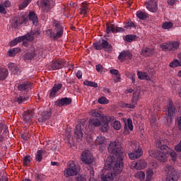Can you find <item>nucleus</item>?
I'll list each match as a JSON object with an SVG mask.
<instances>
[{
    "label": "nucleus",
    "instance_id": "nucleus-23",
    "mask_svg": "<svg viewBox=\"0 0 181 181\" xmlns=\"http://www.w3.org/2000/svg\"><path fill=\"white\" fill-rule=\"evenodd\" d=\"M36 56V52H35V47H31L30 49L24 55V60H33Z\"/></svg>",
    "mask_w": 181,
    "mask_h": 181
},
{
    "label": "nucleus",
    "instance_id": "nucleus-14",
    "mask_svg": "<svg viewBox=\"0 0 181 181\" xmlns=\"http://www.w3.org/2000/svg\"><path fill=\"white\" fill-rule=\"evenodd\" d=\"M71 103H73L71 98H62L57 100L54 102V104L57 107L62 108V107H67V105H70Z\"/></svg>",
    "mask_w": 181,
    "mask_h": 181
},
{
    "label": "nucleus",
    "instance_id": "nucleus-46",
    "mask_svg": "<svg viewBox=\"0 0 181 181\" xmlns=\"http://www.w3.org/2000/svg\"><path fill=\"white\" fill-rule=\"evenodd\" d=\"M20 50L21 49L19 48H13L12 49L8 50V53L11 57H13V56H15V54L18 53Z\"/></svg>",
    "mask_w": 181,
    "mask_h": 181
},
{
    "label": "nucleus",
    "instance_id": "nucleus-41",
    "mask_svg": "<svg viewBox=\"0 0 181 181\" xmlns=\"http://www.w3.org/2000/svg\"><path fill=\"white\" fill-rule=\"evenodd\" d=\"M136 16L137 18H139V19H141V21H145V19L148 18V16H146V13H144L143 11H137Z\"/></svg>",
    "mask_w": 181,
    "mask_h": 181
},
{
    "label": "nucleus",
    "instance_id": "nucleus-18",
    "mask_svg": "<svg viewBox=\"0 0 181 181\" xmlns=\"http://www.w3.org/2000/svg\"><path fill=\"white\" fill-rule=\"evenodd\" d=\"M119 60L124 63L125 60H131L132 59V54L129 50L127 51H122L118 56Z\"/></svg>",
    "mask_w": 181,
    "mask_h": 181
},
{
    "label": "nucleus",
    "instance_id": "nucleus-6",
    "mask_svg": "<svg viewBox=\"0 0 181 181\" xmlns=\"http://www.w3.org/2000/svg\"><path fill=\"white\" fill-rule=\"evenodd\" d=\"M93 47L95 50H103V49H104L105 52H107V53L112 52V45L105 40L94 42Z\"/></svg>",
    "mask_w": 181,
    "mask_h": 181
},
{
    "label": "nucleus",
    "instance_id": "nucleus-2",
    "mask_svg": "<svg viewBox=\"0 0 181 181\" xmlns=\"http://www.w3.org/2000/svg\"><path fill=\"white\" fill-rule=\"evenodd\" d=\"M111 121V117L104 116L100 118H92L89 119V124L93 127H100L101 132H107L110 129L109 124Z\"/></svg>",
    "mask_w": 181,
    "mask_h": 181
},
{
    "label": "nucleus",
    "instance_id": "nucleus-3",
    "mask_svg": "<svg viewBox=\"0 0 181 181\" xmlns=\"http://www.w3.org/2000/svg\"><path fill=\"white\" fill-rule=\"evenodd\" d=\"M52 27L54 28V32H53L52 30H48L47 33L49 37L53 39V40H57V39H60V37L63 36V33H64V27H63V24L57 20H53Z\"/></svg>",
    "mask_w": 181,
    "mask_h": 181
},
{
    "label": "nucleus",
    "instance_id": "nucleus-7",
    "mask_svg": "<svg viewBox=\"0 0 181 181\" xmlns=\"http://www.w3.org/2000/svg\"><path fill=\"white\" fill-rule=\"evenodd\" d=\"M141 95V92L139 90H136L133 93V96L131 100L130 103H122V107L124 108H132L134 110L136 104H138V101H139V97Z\"/></svg>",
    "mask_w": 181,
    "mask_h": 181
},
{
    "label": "nucleus",
    "instance_id": "nucleus-37",
    "mask_svg": "<svg viewBox=\"0 0 181 181\" xmlns=\"http://www.w3.org/2000/svg\"><path fill=\"white\" fill-rule=\"evenodd\" d=\"M83 84L84 86H87V87H94V88H97V87H98V83L91 81L86 80L83 81Z\"/></svg>",
    "mask_w": 181,
    "mask_h": 181
},
{
    "label": "nucleus",
    "instance_id": "nucleus-53",
    "mask_svg": "<svg viewBox=\"0 0 181 181\" xmlns=\"http://www.w3.org/2000/svg\"><path fill=\"white\" fill-rule=\"evenodd\" d=\"M125 127L128 126L129 129H130V131H132V129H134V125L132 124V119H127V123H125Z\"/></svg>",
    "mask_w": 181,
    "mask_h": 181
},
{
    "label": "nucleus",
    "instance_id": "nucleus-17",
    "mask_svg": "<svg viewBox=\"0 0 181 181\" xmlns=\"http://www.w3.org/2000/svg\"><path fill=\"white\" fill-rule=\"evenodd\" d=\"M16 87H17L18 91H28L32 89V83L25 81L20 84L16 83Z\"/></svg>",
    "mask_w": 181,
    "mask_h": 181
},
{
    "label": "nucleus",
    "instance_id": "nucleus-36",
    "mask_svg": "<svg viewBox=\"0 0 181 181\" xmlns=\"http://www.w3.org/2000/svg\"><path fill=\"white\" fill-rule=\"evenodd\" d=\"M170 67L172 69H175V67H180L181 66V61L178 59H174L169 64Z\"/></svg>",
    "mask_w": 181,
    "mask_h": 181
},
{
    "label": "nucleus",
    "instance_id": "nucleus-11",
    "mask_svg": "<svg viewBox=\"0 0 181 181\" xmlns=\"http://www.w3.org/2000/svg\"><path fill=\"white\" fill-rule=\"evenodd\" d=\"M81 160L83 163H86V165H91L93 160V154H91L90 151L86 150L82 153Z\"/></svg>",
    "mask_w": 181,
    "mask_h": 181
},
{
    "label": "nucleus",
    "instance_id": "nucleus-34",
    "mask_svg": "<svg viewBox=\"0 0 181 181\" xmlns=\"http://www.w3.org/2000/svg\"><path fill=\"white\" fill-rule=\"evenodd\" d=\"M179 180V175L172 173L169 177H167L165 181H177Z\"/></svg>",
    "mask_w": 181,
    "mask_h": 181
},
{
    "label": "nucleus",
    "instance_id": "nucleus-45",
    "mask_svg": "<svg viewBox=\"0 0 181 181\" xmlns=\"http://www.w3.org/2000/svg\"><path fill=\"white\" fill-rule=\"evenodd\" d=\"M156 121H158V115L156 113H154L151 115V117L150 119V124L151 125H155V124H156Z\"/></svg>",
    "mask_w": 181,
    "mask_h": 181
},
{
    "label": "nucleus",
    "instance_id": "nucleus-51",
    "mask_svg": "<svg viewBox=\"0 0 181 181\" xmlns=\"http://www.w3.org/2000/svg\"><path fill=\"white\" fill-rule=\"evenodd\" d=\"M30 37H33V39H28V38H25L24 39V40H23V46H25V47H28V46H29V42L33 40V39H35V37L32 35H30Z\"/></svg>",
    "mask_w": 181,
    "mask_h": 181
},
{
    "label": "nucleus",
    "instance_id": "nucleus-61",
    "mask_svg": "<svg viewBox=\"0 0 181 181\" xmlns=\"http://www.w3.org/2000/svg\"><path fill=\"white\" fill-rule=\"evenodd\" d=\"M175 151L176 152H181V140L180 143L175 146Z\"/></svg>",
    "mask_w": 181,
    "mask_h": 181
},
{
    "label": "nucleus",
    "instance_id": "nucleus-57",
    "mask_svg": "<svg viewBox=\"0 0 181 181\" xmlns=\"http://www.w3.org/2000/svg\"><path fill=\"white\" fill-rule=\"evenodd\" d=\"M125 32V29L122 27H117L115 30V33H124Z\"/></svg>",
    "mask_w": 181,
    "mask_h": 181
},
{
    "label": "nucleus",
    "instance_id": "nucleus-63",
    "mask_svg": "<svg viewBox=\"0 0 181 181\" xmlns=\"http://www.w3.org/2000/svg\"><path fill=\"white\" fill-rule=\"evenodd\" d=\"M76 76L77 78H78V80H81V78H83V72H81V71H77L76 73Z\"/></svg>",
    "mask_w": 181,
    "mask_h": 181
},
{
    "label": "nucleus",
    "instance_id": "nucleus-49",
    "mask_svg": "<svg viewBox=\"0 0 181 181\" xmlns=\"http://www.w3.org/2000/svg\"><path fill=\"white\" fill-rule=\"evenodd\" d=\"M136 177L140 180H144L145 179V173L143 171H139L136 173Z\"/></svg>",
    "mask_w": 181,
    "mask_h": 181
},
{
    "label": "nucleus",
    "instance_id": "nucleus-59",
    "mask_svg": "<svg viewBox=\"0 0 181 181\" xmlns=\"http://www.w3.org/2000/svg\"><path fill=\"white\" fill-rule=\"evenodd\" d=\"M27 35H32L35 37V36H39V35H40V33L39 32V30H36L35 31H31L30 33H27Z\"/></svg>",
    "mask_w": 181,
    "mask_h": 181
},
{
    "label": "nucleus",
    "instance_id": "nucleus-28",
    "mask_svg": "<svg viewBox=\"0 0 181 181\" xmlns=\"http://www.w3.org/2000/svg\"><path fill=\"white\" fill-rule=\"evenodd\" d=\"M29 19L30 21H32L35 26L37 25L39 21H37V16H36V13H34V11L29 12Z\"/></svg>",
    "mask_w": 181,
    "mask_h": 181
},
{
    "label": "nucleus",
    "instance_id": "nucleus-55",
    "mask_svg": "<svg viewBox=\"0 0 181 181\" xmlns=\"http://www.w3.org/2000/svg\"><path fill=\"white\" fill-rule=\"evenodd\" d=\"M80 9L86 11V12H88V11H90V8H88V4H87L86 3H83Z\"/></svg>",
    "mask_w": 181,
    "mask_h": 181
},
{
    "label": "nucleus",
    "instance_id": "nucleus-13",
    "mask_svg": "<svg viewBox=\"0 0 181 181\" xmlns=\"http://www.w3.org/2000/svg\"><path fill=\"white\" fill-rule=\"evenodd\" d=\"M168 108V117L167 119L168 122H172L173 121L175 112L176 111V108H175V105H173V102L171 100H168V105H167Z\"/></svg>",
    "mask_w": 181,
    "mask_h": 181
},
{
    "label": "nucleus",
    "instance_id": "nucleus-15",
    "mask_svg": "<svg viewBox=\"0 0 181 181\" xmlns=\"http://www.w3.org/2000/svg\"><path fill=\"white\" fill-rule=\"evenodd\" d=\"M52 112H53L52 108L42 112L40 117L38 118V122H46L47 119H50L52 117Z\"/></svg>",
    "mask_w": 181,
    "mask_h": 181
},
{
    "label": "nucleus",
    "instance_id": "nucleus-58",
    "mask_svg": "<svg viewBox=\"0 0 181 181\" xmlns=\"http://www.w3.org/2000/svg\"><path fill=\"white\" fill-rule=\"evenodd\" d=\"M110 73L113 76H119V71H118L117 69H110Z\"/></svg>",
    "mask_w": 181,
    "mask_h": 181
},
{
    "label": "nucleus",
    "instance_id": "nucleus-42",
    "mask_svg": "<svg viewBox=\"0 0 181 181\" xmlns=\"http://www.w3.org/2000/svg\"><path fill=\"white\" fill-rule=\"evenodd\" d=\"M124 29H132V28H134L135 29V28H136V25H135V23H134V22L128 21L124 23Z\"/></svg>",
    "mask_w": 181,
    "mask_h": 181
},
{
    "label": "nucleus",
    "instance_id": "nucleus-33",
    "mask_svg": "<svg viewBox=\"0 0 181 181\" xmlns=\"http://www.w3.org/2000/svg\"><path fill=\"white\" fill-rule=\"evenodd\" d=\"M137 162V169L142 170L145 169L146 168V162H145V160H139Z\"/></svg>",
    "mask_w": 181,
    "mask_h": 181
},
{
    "label": "nucleus",
    "instance_id": "nucleus-60",
    "mask_svg": "<svg viewBox=\"0 0 181 181\" xmlns=\"http://www.w3.org/2000/svg\"><path fill=\"white\" fill-rule=\"evenodd\" d=\"M178 0H167V3L169 5V6H175V4L176 2H177Z\"/></svg>",
    "mask_w": 181,
    "mask_h": 181
},
{
    "label": "nucleus",
    "instance_id": "nucleus-21",
    "mask_svg": "<svg viewBox=\"0 0 181 181\" xmlns=\"http://www.w3.org/2000/svg\"><path fill=\"white\" fill-rule=\"evenodd\" d=\"M32 118H33V111L27 110L23 113V121L27 124L32 122Z\"/></svg>",
    "mask_w": 181,
    "mask_h": 181
},
{
    "label": "nucleus",
    "instance_id": "nucleus-19",
    "mask_svg": "<svg viewBox=\"0 0 181 181\" xmlns=\"http://www.w3.org/2000/svg\"><path fill=\"white\" fill-rule=\"evenodd\" d=\"M146 9L150 12H156L158 11V2L155 1H150L145 3Z\"/></svg>",
    "mask_w": 181,
    "mask_h": 181
},
{
    "label": "nucleus",
    "instance_id": "nucleus-30",
    "mask_svg": "<svg viewBox=\"0 0 181 181\" xmlns=\"http://www.w3.org/2000/svg\"><path fill=\"white\" fill-rule=\"evenodd\" d=\"M45 152L46 151L43 150H38L37 151V153L35 154V160H37V162H41L42 160Z\"/></svg>",
    "mask_w": 181,
    "mask_h": 181
},
{
    "label": "nucleus",
    "instance_id": "nucleus-26",
    "mask_svg": "<svg viewBox=\"0 0 181 181\" xmlns=\"http://www.w3.org/2000/svg\"><path fill=\"white\" fill-rule=\"evenodd\" d=\"M153 54V49L145 47L141 49V56L144 57H149Z\"/></svg>",
    "mask_w": 181,
    "mask_h": 181
},
{
    "label": "nucleus",
    "instance_id": "nucleus-29",
    "mask_svg": "<svg viewBox=\"0 0 181 181\" xmlns=\"http://www.w3.org/2000/svg\"><path fill=\"white\" fill-rule=\"evenodd\" d=\"M137 76L139 80H151V78H149V76H148V73L146 72L138 71Z\"/></svg>",
    "mask_w": 181,
    "mask_h": 181
},
{
    "label": "nucleus",
    "instance_id": "nucleus-64",
    "mask_svg": "<svg viewBox=\"0 0 181 181\" xmlns=\"http://www.w3.org/2000/svg\"><path fill=\"white\" fill-rule=\"evenodd\" d=\"M95 67L98 73H103V66L101 64H98L95 66Z\"/></svg>",
    "mask_w": 181,
    "mask_h": 181
},
{
    "label": "nucleus",
    "instance_id": "nucleus-12",
    "mask_svg": "<svg viewBox=\"0 0 181 181\" xmlns=\"http://www.w3.org/2000/svg\"><path fill=\"white\" fill-rule=\"evenodd\" d=\"M56 0H42L41 1V8L44 12H50L52 8L54 6Z\"/></svg>",
    "mask_w": 181,
    "mask_h": 181
},
{
    "label": "nucleus",
    "instance_id": "nucleus-10",
    "mask_svg": "<svg viewBox=\"0 0 181 181\" xmlns=\"http://www.w3.org/2000/svg\"><path fill=\"white\" fill-rule=\"evenodd\" d=\"M84 125H86V122L84 121H81L76 125L74 136L78 141H81L83 139V127H84Z\"/></svg>",
    "mask_w": 181,
    "mask_h": 181
},
{
    "label": "nucleus",
    "instance_id": "nucleus-35",
    "mask_svg": "<svg viewBox=\"0 0 181 181\" xmlns=\"http://www.w3.org/2000/svg\"><path fill=\"white\" fill-rule=\"evenodd\" d=\"M25 39L32 40L33 37H30V34H26L25 35H23V36L16 37V41L17 42V44H18V43H21V42H23V40H25Z\"/></svg>",
    "mask_w": 181,
    "mask_h": 181
},
{
    "label": "nucleus",
    "instance_id": "nucleus-25",
    "mask_svg": "<svg viewBox=\"0 0 181 181\" xmlns=\"http://www.w3.org/2000/svg\"><path fill=\"white\" fill-rule=\"evenodd\" d=\"M9 71L6 68H0V81H4L8 78Z\"/></svg>",
    "mask_w": 181,
    "mask_h": 181
},
{
    "label": "nucleus",
    "instance_id": "nucleus-50",
    "mask_svg": "<svg viewBox=\"0 0 181 181\" xmlns=\"http://www.w3.org/2000/svg\"><path fill=\"white\" fill-rule=\"evenodd\" d=\"M173 27V23L172 22H165L162 25L163 29H170Z\"/></svg>",
    "mask_w": 181,
    "mask_h": 181
},
{
    "label": "nucleus",
    "instance_id": "nucleus-52",
    "mask_svg": "<svg viewBox=\"0 0 181 181\" xmlns=\"http://www.w3.org/2000/svg\"><path fill=\"white\" fill-rule=\"evenodd\" d=\"M26 100V97L25 96H19L16 98V101H17L18 104H23Z\"/></svg>",
    "mask_w": 181,
    "mask_h": 181
},
{
    "label": "nucleus",
    "instance_id": "nucleus-1",
    "mask_svg": "<svg viewBox=\"0 0 181 181\" xmlns=\"http://www.w3.org/2000/svg\"><path fill=\"white\" fill-rule=\"evenodd\" d=\"M108 151L112 156L108 157L105 164V169L108 172L101 175L102 181H113L117 175H119L124 170V153L121 148V144L118 141L111 142Z\"/></svg>",
    "mask_w": 181,
    "mask_h": 181
},
{
    "label": "nucleus",
    "instance_id": "nucleus-9",
    "mask_svg": "<svg viewBox=\"0 0 181 181\" xmlns=\"http://www.w3.org/2000/svg\"><path fill=\"white\" fill-rule=\"evenodd\" d=\"M150 156L155 158L158 162H161L162 163H165V162H168V153L165 152L163 150L153 151L150 153Z\"/></svg>",
    "mask_w": 181,
    "mask_h": 181
},
{
    "label": "nucleus",
    "instance_id": "nucleus-20",
    "mask_svg": "<svg viewBox=\"0 0 181 181\" xmlns=\"http://www.w3.org/2000/svg\"><path fill=\"white\" fill-rule=\"evenodd\" d=\"M144 151L141 148L134 150L133 152L129 153V158L132 160H135V159H139L142 156Z\"/></svg>",
    "mask_w": 181,
    "mask_h": 181
},
{
    "label": "nucleus",
    "instance_id": "nucleus-5",
    "mask_svg": "<svg viewBox=\"0 0 181 181\" xmlns=\"http://www.w3.org/2000/svg\"><path fill=\"white\" fill-rule=\"evenodd\" d=\"M180 47V41H168L160 45V49L163 52H176Z\"/></svg>",
    "mask_w": 181,
    "mask_h": 181
},
{
    "label": "nucleus",
    "instance_id": "nucleus-32",
    "mask_svg": "<svg viewBox=\"0 0 181 181\" xmlns=\"http://www.w3.org/2000/svg\"><path fill=\"white\" fill-rule=\"evenodd\" d=\"M116 27L114 24L108 25L107 24L106 33L110 35V33H115Z\"/></svg>",
    "mask_w": 181,
    "mask_h": 181
},
{
    "label": "nucleus",
    "instance_id": "nucleus-16",
    "mask_svg": "<svg viewBox=\"0 0 181 181\" xmlns=\"http://www.w3.org/2000/svg\"><path fill=\"white\" fill-rule=\"evenodd\" d=\"M52 70H60L64 67V59H55L53 60L49 65Z\"/></svg>",
    "mask_w": 181,
    "mask_h": 181
},
{
    "label": "nucleus",
    "instance_id": "nucleus-47",
    "mask_svg": "<svg viewBox=\"0 0 181 181\" xmlns=\"http://www.w3.org/2000/svg\"><path fill=\"white\" fill-rule=\"evenodd\" d=\"M90 115H92V117H94V118H103L104 117L101 116V114H100V112H98L97 110H92L90 112Z\"/></svg>",
    "mask_w": 181,
    "mask_h": 181
},
{
    "label": "nucleus",
    "instance_id": "nucleus-54",
    "mask_svg": "<svg viewBox=\"0 0 181 181\" xmlns=\"http://www.w3.org/2000/svg\"><path fill=\"white\" fill-rule=\"evenodd\" d=\"M2 128H4V124L0 123V144H2L4 139H5V137L2 135Z\"/></svg>",
    "mask_w": 181,
    "mask_h": 181
},
{
    "label": "nucleus",
    "instance_id": "nucleus-24",
    "mask_svg": "<svg viewBox=\"0 0 181 181\" xmlns=\"http://www.w3.org/2000/svg\"><path fill=\"white\" fill-rule=\"evenodd\" d=\"M25 19L23 17H16L11 22V26L14 29H16L18 26H21L22 23H24Z\"/></svg>",
    "mask_w": 181,
    "mask_h": 181
},
{
    "label": "nucleus",
    "instance_id": "nucleus-40",
    "mask_svg": "<svg viewBox=\"0 0 181 181\" xmlns=\"http://www.w3.org/2000/svg\"><path fill=\"white\" fill-rule=\"evenodd\" d=\"M32 2V0H24L23 2H22L18 8L20 11H22V9H25V8H26V6H28L29 5V4H30Z\"/></svg>",
    "mask_w": 181,
    "mask_h": 181
},
{
    "label": "nucleus",
    "instance_id": "nucleus-48",
    "mask_svg": "<svg viewBox=\"0 0 181 181\" xmlns=\"http://www.w3.org/2000/svg\"><path fill=\"white\" fill-rule=\"evenodd\" d=\"M98 103H99V104H108V103H110V101L108 100V99H107V98L102 96L101 98H99L98 100Z\"/></svg>",
    "mask_w": 181,
    "mask_h": 181
},
{
    "label": "nucleus",
    "instance_id": "nucleus-44",
    "mask_svg": "<svg viewBox=\"0 0 181 181\" xmlns=\"http://www.w3.org/2000/svg\"><path fill=\"white\" fill-rule=\"evenodd\" d=\"M136 37V35H127L125 36V40L126 42L131 43L132 42H134V40H135Z\"/></svg>",
    "mask_w": 181,
    "mask_h": 181
},
{
    "label": "nucleus",
    "instance_id": "nucleus-22",
    "mask_svg": "<svg viewBox=\"0 0 181 181\" xmlns=\"http://www.w3.org/2000/svg\"><path fill=\"white\" fill-rule=\"evenodd\" d=\"M62 87H63V84L62 83L54 84L50 90L49 98H54L56 97V95L57 94V92L59 90H62Z\"/></svg>",
    "mask_w": 181,
    "mask_h": 181
},
{
    "label": "nucleus",
    "instance_id": "nucleus-31",
    "mask_svg": "<svg viewBox=\"0 0 181 181\" xmlns=\"http://www.w3.org/2000/svg\"><path fill=\"white\" fill-rule=\"evenodd\" d=\"M111 127L116 131H119L121 129V122L118 120H114L111 122Z\"/></svg>",
    "mask_w": 181,
    "mask_h": 181
},
{
    "label": "nucleus",
    "instance_id": "nucleus-56",
    "mask_svg": "<svg viewBox=\"0 0 181 181\" xmlns=\"http://www.w3.org/2000/svg\"><path fill=\"white\" fill-rule=\"evenodd\" d=\"M130 169H138V163L137 161H133L129 165Z\"/></svg>",
    "mask_w": 181,
    "mask_h": 181
},
{
    "label": "nucleus",
    "instance_id": "nucleus-8",
    "mask_svg": "<svg viewBox=\"0 0 181 181\" xmlns=\"http://www.w3.org/2000/svg\"><path fill=\"white\" fill-rule=\"evenodd\" d=\"M78 173L77 170V167L74 164V161L71 160L68 163V167L64 171V175L65 177H69V176H76Z\"/></svg>",
    "mask_w": 181,
    "mask_h": 181
},
{
    "label": "nucleus",
    "instance_id": "nucleus-43",
    "mask_svg": "<svg viewBox=\"0 0 181 181\" xmlns=\"http://www.w3.org/2000/svg\"><path fill=\"white\" fill-rule=\"evenodd\" d=\"M153 176V170H152L151 169L147 170L146 181L152 180Z\"/></svg>",
    "mask_w": 181,
    "mask_h": 181
},
{
    "label": "nucleus",
    "instance_id": "nucleus-4",
    "mask_svg": "<svg viewBox=\"0 0 181 181\" xmlns=\"http://www.w3.org/2000/svg\"><path fill=\"white\" fill-rule=\"evenodd\" d=\"M168 144V141L163 139H158L156 140V146L160 149V151H163L167 153V155H170L171 160L173 162H176L177 159V153L175 151H173L170 147L166 145Z\"/></svg>",
    "mask_w": 181,
    "mask_h": 181
},
{
    "label": "nucleus",
    "instance_id": "nucleus-62",
    "mask_svg": "<svg viewBox=\"0 0 181 181\" xmlns=\"http://www.w3.org/2000/svg\"><path fill=\"white\" fill-rule=\"evenodd\" d=\"M76 180L77 181H86V175H78Z\"/></svg>",
    "mask_w": 181,
    "mask_h": 181
},
{
    "label": "nucleus",
    "instance_id": "nucleus-38",
    "mask_svg": "<svg viewBox=\"0 0 181 181\" xmlns=\"http://www.w3.org/2000/svg\"><path fill=\"white\" fill-rule=\"evenodd\" d=\"M95 145H103V144H105V137L103 136H98L95 141Z\"/></svg>",
    "mask_w": 181,
    "mask_h": 181
},
{
    "label": "nucleus",
    "instance_id": "nucleus-39",
    "mask_svg": "<svg viewBox=\"0 0 181 181\" xmlns=\"http://www.w3.org/2000/svg\"><path fill=\"white\" fill-rule=\"evenodd\" d=\"M30 162H32V157H30V156H25L23 159L24 166H29Z\"/></svg>",
    "mask_w": 181,
    "mask_h": 181
},
{
    "label": "nucleus",
    "instance_id": "nucleus-27",
    "mask_svg": "<svg viewBox=\"0 0 181 181\" xmlns=\"http://www.w3.org/2000/svg\"><path fill=\"white\" fill-rule=\"evenodd\" d=\"M8 67L13 74H18L19 73V67L15 63L10 62Z\"/></svg>",
    "mask_w": 181,
    "mask_h": 181
}]
</instances>
